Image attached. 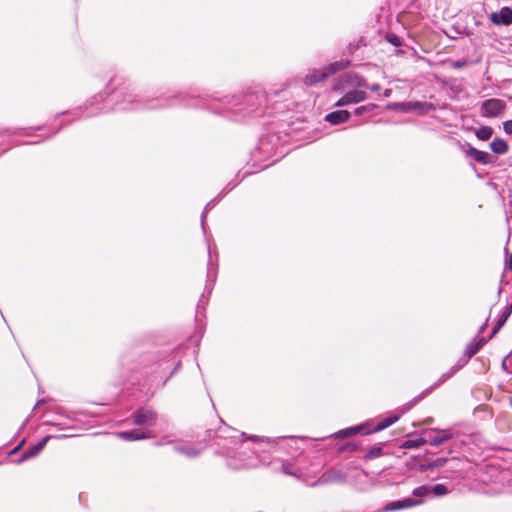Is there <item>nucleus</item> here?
<instances>
[{
  "label": "nucleus",
  "mask_w": 512,
  "mask_h": 512,
  "mask_svg": "<svg viewBox=\"0 0 512 512\" xmlns=\"http://www.w3.org/2000/svg\"><path fill=\"white\" fill-rule=\"evenodd\" d=\"M161 101L164 106H182L209 110L214 114L227 117L234 121L262 117L266 114L267 94L261 87H252L237 94L221 95L215 93H200L196 90H171Z\"/></svg>",
  "instance_id": "nucleus-1"
},
{
  "label": "nucleus",
  "mask_w": 512,
  "mask_h": 512,
  "mask_svg": "<svg viewBox=\"0 0 512 512\" xmlns=\"http://www.w3.org/2000/svg\"><path fill=\"white\" fill-rule=\"evenodd\" d=\"M171 90L159 92L155 96L141 97L131 90L128 78L114 74L106 83L104 89L89 98L83 106L73 110H65L54 115V119L66 114L76 115L79 111H85V117H93L110 110H162L171 108L164 106L161 99L169 96Z\"/></svg>",
  "instance_id": "nucleus-2"
},
{
  "label": "nucleus",
  "mask_w": 512,
  "mask_h": 512,
  "mask_svg": "<svg viewBox=\"0 0 512 512\" xmlns=\"http://www.w3.org/2000/svg\"><path fill=\"white\" fill-rule=\"evenodd\" d=\"M244 435L229 426L220 427L217 430H206V437L216 441L215 444L218 447L216 453L226 457L227 466L233 470L246 469L255 465L253 455L256 452L248 447L247 442L240 439Z\"/></svg>",
  "instance_id": "nucleus-3"
},
{
  "label": "nucleus",
  "mask_w": 512,
  "mask_h": 512,
  "mask_svg": "<svg viewBox=\"0 0 512 512\" xmlns=\"http://www.w3.org/2000/svg\"><path fill=\"white\" fill-rule=\"evenodd\" d=\"M232 189H233V187H231V188L225 187L214 199H212L211 201H209L206 204V206L201 214V227H202L203 233H204V235L206 237V241H207L208 255L210 258L209 262H211V243L207 237L206 215H207L208 211L211 210ZM207 278H208V280H207V283L205 286V290L208 292V294H210L213 289L215 280H216V274H212V271L210 269V263H208Z\"/></svg>",
  "instance_id": "nucleus-4"
},
{
  "label": "nucleus",
  "mask_w": 512,
  "mask_h": 512,
  "mask_svg": "<svg viewBox=\"0 0 512 512\" xmlns=\"http://www.w3.org/2000/svg\"><path fill=\"white\" fill-rule=\"evenodd\" d=\"M280 138L276 134L269 133L259 138L255 156L271 158L276 155Z\"/></svg>",
  "instance_id": "nucleus-5"
},
{
  "label": "nucleus",
  "mask_w": 512,
  "mask_h": 512,
  "mask_svg": "<svg viewBox=\"0 0 512 512\" xmlns=\"http://www.w3.org/2000/svg\"><path fill=\"white\" fill-rule=\"evenodd\" d=\"M157 418V412L147 406L139 407L131 414L132 423L142 428L153 427L157 422Z\"/></svg>",
  "instance_id": "nucleus-6"
},
{
  "label": "nucleus",
  "mask_w": 512,
  "mask_h": 512,
  "mask_svg": "<svg viewBox=\"0 0 512 512\" xmlns=\"http://www.w3.org/2000/svg\"><path fill=\"white\" fill-rule=\"evenodd\" d=\"M506 102L498 98H490L481 103L480 114L485 118H496L505 113Z\"/></svg>",
  "instance_id": "nucleus-7"
},
{
  "label": "nucleus",
  "mask_w": 512,
  "mask_h": 512,
  "mask_svg": "<svg viewBox=\"0 0 512 512\" xmlns=\"http://www.w3.org/2000/svg\"><path fill=\"white\" fill-rule=\"evenodd\" d=\"M458 370H456L454 368V366H452L449 371L443 373L440 378L433 384L431 385L430 387H428L427 389L423 390L419 395L415 396L413 399H411L410 401H408L405 405H404V412L405 411H408L410 410L412 407H414L417 403H419L422 399H424L425 397H427L434 389H436L437 387H439L442 383H444L445 381H447L448 379H450L455 373H457Z\"/></svg>",
  "instance_id": "nucleus-8"
},
{
  "label": "nucleus",
  "mask_w": 512,
  "mask_h": 512,
  "mask_svg": "<svg viewBox=\"0 0 512 512\" xmlns=\"http://www.w3.org/2000/svg\"><path fill=\"white\" fill-rule=\"evenodd\" d=\"M67 435H46L39 442L29 447L25 452L22 453L20 458L14 460L15 464H21L31 458L36 457L46 446L50 439H64Z\"/></svg>",
  "instance_id": "nucleus-9"
},
{
  "label": "nucleus",
  "mask_w": 512,
  "mask_h": 512,
  "mask_svg": "<svg viewBox=\"0 0 512 512\" xmlns=\"http://www.w3.org/2000/svg\"><path fill=\"white\" fill-rule=\"evenodd\" d=\"M462 149L466 157L472 158L474 161L481 165H493L496 163V157L488 153L487 151L478 150L469 143H465Z\"/></svg>",
  "instance_id": "nucleus-10"
},
{
  "label": "nucleus",
  "mask_w": 512,
  "mask_h": 512,
  "mask_svg": "<svg viewBox=\"0 0 512 512\" xmlns=\"http://www.w3.org/2000/svg\"><path fill=\"white\" fill-rule=\"evenodd\" d=\"M437 432V435H431L429 433L428 438H426L427 444H430L431 446L438 447L444 442L456 438L459 436V432L455 427H451L448 429H432L431 432Z\"/></svg>",
  "instance_id": "nucleus-11"
},
{
  "label": "nucleus",
  "mask_w": 512,
  "mask_h": 512,
  "mask_svg": "<svg viewBox=\"0 0 512 512\" xmlns=\"http://www.w3.org/2000/svg\"><path fill=\"white\" fill-rule=\"evenodd\" d=\"M347 473L341 469H329L318 478V484H344L347 482Z\"/></svg>",
  "instance_id": "nucleus-12"
},
{
  "label": "nucleus",
  "mask_w": 512,
  "mask_h": 512,
  "mask_svg": "<svg viewBox=\"0 0 512 512\" xmlns=\"http://www.w3.org/2000/svg\"><path fill=\"white\" fill-rule=\"evenodd\" d=\"M261 443H266L269 446L268 451L277 452L278 450H284L288 452V447H290L289 442L295 441V438L292 436H279V437H261L259 438Z\"/></svg>",
  "instance_id": "nucleus-13"
},
{
  "label": "nucleus",
  "mask_w": 512,
  "mask_h": 512,
  "mask_svg": "<svg viewBox=\"0 0 512 512\" xmlns=\"http://www.w3.org/2000/svg\"><path fill=\"white\" fill-rule=\"evenodd\" d=\"M489 20L497 26H510L512 24V8L502 7L499 11L492 12Z\"/></svg>",
  "instance_id": "nucleus-14"
},
{
  "label": "nucleus",
  "mask_w": 512,
  "mask_h": 512,
  "mask_svg": "<svg viewBox=\"0 0 512 512\" xmlns=\"http://www.w3.org/2000/svg\"><path fill=\"white\" fill-rule=\"evenodd\" d=\"M367 93L363 90H352L344 94L335 104V107H342L349 104H356L365 101Z\"/></svg>",
  "instance_id": "nucleus-15"
},
{
  "label": "nucleus",
  "mask_w": 512,
  "mask_h": 512,
  "mask_svg": "<svg viewBox=\"0 0 512 512\" xmlns=\"http://www.w3.org/2000/svg\"><path fill=\"white\" fill-rule=\"evenodd\" d=\"M369 426V421H366L364 423H361L359 425L351 426L345 429H341L334 434L330 435L329 437H332L334 439H346L356 434H362L366 435L365 431L366 428Z\"/></svg>",
  "instance_id": "nucleus-16"
},
{
  "label": "nucleus",
  "mask_w": 512,
  "mask_h": 512,
  "mask_svg": "<svg viewBox=\"0 0 512 512\" xmlns=\"http://www.w3.org/2000/svg\"><path fill=\"white\" fill-rule=\"evenodd\" d=\"M424 501L420 499H413L412 497H406L403 499L391 501L385 505V511H398L401 509L411 508L422 504Z\"/></svg>",
  "instance_id": "nucleus-17"
},
{
  "label": "nucleus",
  "mask_w": 512,
  "mask_h": 512,
  "mask_svg": "<svg viewBox=\"0 0 512 512\" xmlns=\"http://www.w3.org/2000/svg\"><path fill=\"white\" fill-rule=\"evenodd\" d=\"M488 337H479L475 336L466 346L464 350V355L468 359H471L474 355H476L479 350L490 340Z\"/></svg>",
  "instance_id": "nucleus-18"
},
{
  "label": "nucleus",
  "mask_w": 512,
  "mask_h": 512,
  "mask_svg": "<svg viewBox=\"0 0 512 512\" xmlns=\"http://www.w3.org/2000/svg\"><path fill=\"white\" fill-rule=\"evenodd\" d=\"M117 436L125 441H137L150 438L152 434L149 430L132 429L128 431L118 432Z\"/></svg>",
  "instance_id": "nucleus-19"
},
{
  "label": "nucleus",
  "mask_w": 512,
  "mask_h": 512,
  "mask_svg": "<svg viewBox=\"0 0 512 512\" xmlns=\"http://www.w3.org/2000/svg\"><path fill=\"white\" fill-rule=\"evenodd\" d=\"M327 78L328 76L324 67L321 69H312L304 77V84L306 86H315Z\"/></svg>",
  "instance_id": "nucleus-20"
},
{
  "label": "nucleus",
  "mask_w": 512,
  "mask_h": 512,
  "mask_svg": "<svg viewBox=\"0 0 512 512\" xmlns=\"http://www.w3.org/2000/svg\"><path fill=\"white\" fill-rule=\"evenodd\" d=\"M351 117V113L348 110H336L325 115L324 120L331 125H339L347 122Z\"/></svg>",
  "instance_id": "nucleus-21"
},
{
  "label": "nucleus",
  "mask_w": 512,
  "mask_h": 512,
  "mask_svg": "<svg viewBox=\"0 0 512 512\" xmlns=\"http://www.w3.org/2000/svg\"><path fill=\"white\" fill-rule=\"evenodd\" d=\"M511 313H512V303L507 304L501 310L500 315L498 316V319H497L494 327L492 328L489 338H493L501 330V328L505 325L508 318L510 317Z\"/></svg>",
  "instance_id": "nucleus-22"
},
{
  "label": "nucleus",
  "mask_w": 512,
  "mask_h": 512,
  "mask_svg": "<svg viewBox=\"0 0 512 512\" xmlns=\"http://www.w3.org/2000/svg\"><path fill=\"white\" fill-rule=\"evenodd\" d=\"M399 418H400V415H398V414L391 415V416H388L385 419L381 420L380 422H378L375 426H372V424L369 422V426H368V428H366L365 434L369 435L374 432L382 431V430L388 428L389 426L393 425L394 423H396L399 420Z\"/></svg>",
  "instance_id": "nucleus-23"
},
{
  "label": "nucleus",
  "mask_w": 512,
  "mask_h": 512,
  "mask_svg": "<svg viewBox=\"0 0 512 512\" xmlns=\"http://www.w3.org/2000/svg\"><path fill=\"white\" fill-rule=\"evenodd\" d=\"M399 418H400V415H398V414L391 415V416H388L385 419L381 420L380 422H378L375 426H372V424L369 422V426H368V428H366L365 434L369 435L374 432L382 431V430L388 428L389 426L393 425L394 423H396L399 420Z\"/></svg>",
  "instance_id": "nucleus-24"
},
{
  "label": "nucleus",
  "mask_w": 512,
  "mask_h": 512,
  "mask_svg": "<svg viewBox=\"0 0 512 512\" xmlns=\"http://www.w3.org/2000/svg\"><path fill=\"white\" fill-rule=\"evenodd\" d=\"M160 356H161V359L159 361L167 362V363L171 362L174 365L172 371L170 372V374L166 377V379L163 382V385H165L166 382L168 381V379L174 374V372L180 368L181 360L176 359L174 351H169V352L163 351V352H161Z\"/></svg>",
  "instance_id": "nucleus-25"
},
{
  "label": "nucleus",
  "mask_w": 512,
  "mask_h": 512,
  "mask_svg": "<svg viewBox=\"0 0 512 512\" xmlns=\"http://www.w3.org/2000/svg\"><path fill=\"white\" fill-rule=\"evenodd\" d=\"M202 448L195 445H176L174 451L186 456L187 458H196L202 453Z\"/></svg>",
  "instance_id": "nucleus-26"
},
{
  "label": "nucleus",
  "mask_w": 512,
  "mask_h": 512,
  "mask_svg": "<svg viewBox=\"0 0 512 512\" xmlns=\"http://www.w3.org/2000/svg\"><path fill=\"white\" fill-rule=\"evenodd\" d=\"M351 61L349 59H340L338 61L332 62L324 67L326 74L328 77L336 74L339 71H342L349 67Z\"/></svg>",
  "instance_id": "nucleus-27"
},
{
  "label": "nucleus",
  "mask_w": 512,
  "mask_h": 512,
  "mask_svg": "<svg viewBox=\"0 0 512 512\" xmlns=\"http://www.w3.org/2000/svg\"><path fill=\"white\" fill-rule=\"evenodd\" d=\"M412 111H415L417 115L424 116L431 111L436 110V106L430 102L412 101Z\"/></svg>",
  "instance_id": "nucleus-28"
},
{
  "label": "nucleus",
  "mask_w": 512,
  "mask_h": 512,
  "mask_svg": "<svg viewBox=\"0 0 512 512\" xmlns=\"http://www.w3.org/2000/svg\"><path fill=\"white\" fill-rule=\"evenodd\" d=\"M491 151L496 155H504L509 150V145L503 138H495L490 143Z\"/></svg>",
  "instance_id": "nucleus-29"
},
{
  "label": "nucleus",
  "mask_w": 512,
  "mask_h": 512,
  "mask_svg": "<svg viewBox=\"0 0 512 512\" xmlns=\"http://www.w3.org/2000/svg\"><path fill=\"white\" fill-rule=\"evenodd\" d=\"M346 82L350 85H354L357 88H367L368 84L364 77L359 74L353 73L345 76Z\"/></svg>",
  "instance_id": "nucleus-30"
},
{
  "label": "nucleus",
  "mask_w": 512,
  "mask_h": 512,
  "mask_svg": "<svg viewBox=\"0 0 512 512\" xmlns=\"http://www.w3.org/2000/svg\"><path fill=\"white\" fill-rule=\"evenodd\" d=\"M424 444H427L426 438L418 437L415 439H407V440L403 441L402 444L400 445V448L414 449V448H419V447L423 446Z\"/></svg>",
  "instance_id": "nucleus-31"
},
{
  "label": "nucleus",
  "mask_w": 512,
  "mask_h": 512,
  "mask_svg": "<svg viewBox=\"0 0 512 512\" xmlns=\"http://www.w3.org/2000/svg\"><path fill=\"white\" fill-rule=\"evenodd\" d=\"M493 128L490 126H481L475 131V135L480 141H487L493 135Z\"/></svg>",
  "instance_id": "nucleus-32"
},
{
  "label": "nucleus",
  "mask_w": 512,
  "mask_h": 512,
  "mask_svg": "<svg viewBox=\"0 0 512 512\" xmlns=\"http://www.w3.org/2000/svg\"><path fill=\"white\" fill-rule=\"evenodd\" d=\"M412 101L395 102L388 105L389 109L396 110L402 113H408L412 111Z\"/></svg>",
  "instance_id": "nucleus-33"
},
{
  "label": "nucleus",
  "mask_w": 512,
  "mask_h": 512,
  "mask_svg": "<svg viewBox=\"0 0 512 512\" xmlns=\"http://www.w3.org/2000/svg\"><path fill=\"white\" fill-rule=\"evenodd\" d=\"M430 495L433 494L436 497H442L449 493L448 486L446 484L429 485Z\"/></svg>",
  "instance_id": "nucleus-34"
},
{
  "label": "nucleus",
  "mask_w": 512,
  "mask_h": 512,
  "mask_svg": "<svg viewBox=\"0 0 512 512\" xmlns=\"http://www.w3.org/2000/svg\"><path fill=\"white\" fill-rule=\"evenodd\" d=\"M430 490L429 485H421L412 490V498L423 500V497L429 496Z\"/></svg>",
  "instance_id": "nucleus-35"
},
{
  "label": "nucleus",
  "mask_w": 512,
  "mask_h": 512,
  "mask_svg": "<svg viewBox=\"0 0 512 512\" xmlns=\"http://www.w3.org/2000/svg\"><path fill=\"white\" fill-rule=\"evenodd\" d=\"M383 454V448L381 444L372 446L367 453L364 455L365 460H371L380 457Z\"/></svg>",
  "instance_id": "nucleus-36"
},
{
  "label": "nucleus",
  "mask_w": 512,
  "mask_h": 512,
  "mask_svg": "<svg viewBox=\"0 0 512 512\" xmlns=\"http://www.w3.org/2000/svg\"><path fill=\"white\" fill-rule=\"evenodd\" d=\"M378 106L374 103L359 106L354 109V115L362 116L364 114L372 113Z\"/></svg>",
  "instance_id": "nucleus-37"
},
{
  "label": "nucleus",
  "mask_w": 512,
  "mask_h": 512,
  "mask_svg": "<svg viewBox=\"0 0 512 512\" xmlns=\"http://www.w3.org/2000/svg\"><path fill=\"white\" fill-rule=\"evenodd\" d=\"M363 45H365L363 38L350 42L347 46V54L354 55V53Z\"/></svg>",
  "instance_id": "nucleus-38"
},
{
  "label": "nucleus",
  "mask_w": 512,
  "mask_h": 512,
  "mask_svg": "<svg viewBox=\"0 0 512 512\" xmlns=\"http://www.w3.org/2000/svg\"><path fill=\"white\" fill-rule=\"evenodd\" d=\"M385 39L387 40V42H389L391 45L395 47H400L402 45L401 38L395 33H387Z\"/></svg>",
  "instance_id": "nucleus-39"
},
{
  "label": "nucleus",
  "mask_w": 512,
  "mask_h": 512,
  "mask_svg": "<svg viewBox=\"0 0 512 512\" xmlns=\"http://www.w3.org/2000/svg\"><path fill=\"white\" fill-rule=\"evenodd\" d=\"M448 462V458L446 457H438L434 460H431L433 469L443 467Z\"/></svg>",
  "instance_id": "nucleus-40"
},
{
  "label": "nucleus",
  "mask_w": 512,
  "mask_h": 512,
  "mask_svg": "<svg viewBox=\"0 0 512 512\" xmlns=\"http://www.w3.org/2000/svg\"><path fill=\"white\" fill-rule=\"evenodd\" d=\"M470 359H468L467 357H465V355H463L462 357H460L457 362L453 365L454 368L456 370H460L462 369L469 361Z\"/></svg>",
  "instance_id": "nucleus-41"
},
{
  "label": "nucleus",
  "mask_w": 512,
  "mask_h": 512,
  "mask_svg": "<svg viewBox=\"0 0 512 512\" xmlns=\"http://www.w3.org/2000/svg\"><path fill=\"white\" fill-rule=\"evenodd\" d=\"M356 449H357V444L355 442H348L347 444L341 446L339 448V451H345V450L354 451Z\"/></svg>",
  "instance_id": "nucleus-42"
},
{
  "label": "nucleus",
  "mask_w": 512,
  "mask_h": 512,
  "mask_svg": "<svg viewBox=\"0 0 512 512\" xmlns=\"http://www.w3.org/2000/svg\"><path fill=\"white\" fill-rule=\"evenodd\" d=\"M503 130L506 134L512 135V120L503 122Z\"/></svg>",
  "instance_id": "nucleus-43"
},
{
  "label": "nucleus",
  "mask_w": 512,
  "mask_h": 512,
  "mask_svg": "<svg viewBox=\"0 0 512 512\" xmlns=\"http://www.w3.org/2000/svg\"><path fill=\"white\" fill-rule=\"evenodd\" d=\"M418 470L420 472H426V471H429V470H433L431 461H428L426 463L420 464L419 467H418Z\"/></svg>",
  "instance_id": "nucleus-44"
},
{
  "label": "nucleus",
  "mask_w": 512,
  "mask_h": 512,
  "mask_svg": "<svg viewBox=\"0 0 512 512\" xmlns=\"http://www.w3.org/2000/svg\"><path fill=\"white\" fill-rule=\"evenodd\" d=\"M26 440L25 439H22L9 453L8 455H14L16 453H18L21 448L24 446Z\"/></svg>",
  "instance_id": "nucleus-45"
},
{
  "label": "nucleus",
  "mask_w": 512,
  "mask_h": 512,
  "mask_svg": "<svg viewBox=\"0 0 512 512\" xmlns=\"http://www.w3.org/2000/svg\"><path fill=\"white\" fill-rule=\"evenodd\" d=\"M283 471L288 475H294V471L292 470V464L289 462H283L282 464Z\"/></svg>",
  "instance_id": "nucleus-46"
},
{
  "label": "nucleus",
  "mask_w": 512,
  "mask_h": 512,
  "mask_svg": "<svg viewBox=\"0 0 512 512\" xmlns=\"http://www.w3.org/2000/svg\"><path fill=\"white\" fill-rule=\"evenodd\" d=\"M70 123H72V121H61L59 126L46 139L50 138L51 136H54V135L58 134L60 132V130L62 129V127L66 126V125H68Z\"/></svg>",
  "instance_id": "nucleus-47"
},
{
  "label": "nucleus",
  "mask_w": 512,
  "mask_h": 512,
  "mask_svg": "<svg viewBox=\"0 0 512 512\" xmlns=\"http://www.w3.org/2000/svg\"><path fill=\"white\" fill-rule=\"evenodd\" d=\"M23 130L22 128H16V129H10V128H7V129H4L2 131V133L4 134H7V135H14L16 134L18 131H21Z\"/></svg>",
  "instance_id": "nucleus-48"
},
{
  "label": "nucleus",
  "mask_w": 512,
  "mask_h": 512,
  "mask_svg": "<svg viewBox=\"0 0 512 512\" xmlns=\"http://www.w3.org/2000/svg\"><path fill=\"white\" fill-rule=\"evenodd\" d=\"M465 65H466V61L465 60H456L453 63V67L457 68V69L463 68Z\"/></svg>",
  "instance_id": "nucleus-49"
},
{
  "label": "nucleus",
  "mask_w": 512,
  "mask_h": 512,
  "mask_svg": "<svg viewBox=\"0 0 512 512\" xmlns=\"http://www.w3.org/2000/svg\"><path fill=\"white\" fill-rule=\"evenodd\" d=\"M367 88L373 92H378L381 89V86H380V84L375 83V84H372L371 86H368Z\"/></svg>",
  "instance_id": "nucleus-50"
},
{
  "label": "nucleus",
  "mask_w": 512,
  "mask_h": 512,
  "mask_svg": "<svg viewBox=\"0 0 512 512\" xmlns=\"http://www.w3.org/2000/svg\"><path fill=\"white\" fill-rule=\"evenodd\" d=\"M207 302V298L203 293L198 301L197 307L199 308L201 305H204Z\"/></svg>",
  "instance_id": "nucleus-51"
},
{
  "label": "nucleus",
  "mask_w": 512,
  "mask_h": 512,
  "mask_svg": "<svg viewBox=\"0 0 512 512\" xmlns=\"http://www.w3.org/2000/svg\"><path fill=\"white\" fill-rule=\"evenodd\" d=\"M506 267L512 271V254L509 256V258L506 260Z\"/></svg>",
  "instance_id": "nucleus-52"
},
{
  "label": "nucleus",
  "mask_w": 512,
  "mask_h": 512,
  "mask_svg": "<svg viewBox=\"0 0 512 512\" xmlns=\"http://www.w3.org/2000/svg\"><path fill=\"white\" fill-rule=\"evenodd\" d=\"M47 424L55 426V427H57L59 429H63V427L59 423H55V422L49 421V422H47Z\"/></svg>",
  "instance_id": "nucleus-53"
},
{
  "label": "nucleus",
  "mask_w": 512,
  "mask_h": 512,
  "mask_svg": "<svg viewBox=\"0 0 512 512\" xmlns=\"http://www.w3.org/2000/svg\"><path fill=\"white\" fill-rule=\"evenodd\" d=\"M44 128V125H39V126H35V127H30L29 129H33V130H42Z\"/></svg>",
  "instance_id": "nucleus-54"
},
{
  "label": "nucleus",
  "mask_w": 512,
  "mask_h": 512,
  "mask_svg": "<svg viewBox=\"0 0 512 512\" xmlns=\"http://www.w3.org/2000/svg\"><path fill=\"white\" fill-rule=\"evenodd\" d=\"M43 403H45V399H40V400H38V401H37V403H36V405L34 406V409H36V407H37L38 405H41V404H43Z\"/></svg>",
  "instance_id": "nucleus-55"
},
{
  "label": "nucleus",
  "mask_w": 512,
  "mask_h": 512,
  "mask_svg": "<svg viewBox=\"0 0 512 512\" xmlns=\"http://www.w3.org/2000/svg\"><path fill=\"white\" fill-rule=\"evenodd\" d=\"M42 141H33V142H24V144H27V145H35V144H39L41 143Z\"/></svg>",
  "instance_id": "nucleus-56"
},
{
  "label": "nucleus",
  "mask_w": 512,
  "mask_h": 512,
  "mask_svg": "<svg viewBox=\"0 0 512 512\" xmlns=\"http://www.w3.org/2000/svg\"><path fill=\"white\" fill-rule=\"evenodd\" d=\"M390 94H391V91H390L389 89H386V90L384 91V96H385V97H389V96H390Z\"/></svg>",
  "instance_id": "nucleus-57"
},
{
  "label": "nucleus",
  "mask_w": 512,
  "mask_h": 512,
  "mask_svg": "<svg viewBox=\"0 0 512 512\" xmlns=\"http://www.w3.org/2000/svg\"><path fill=\"white\" fill-rule=\"evenodd\" d=\"M486 327V322L480 327L479 333L483 332Z\"/></svg>",
  "instance_id": "nucleus-58"
},
{
  "label": "nucleus",
  "mask_w": 512,
  "mask_h": 512,
  "mask_svg": "<svg viewBox=\"0 0 512 512\" xmlns=\"http://www.w3.org/2000/svg\"><path fill=\"white\" fill-rule=\"evenodd\" d=\"M509 206H510V213H511V217H512V201L509 202Z\"/></svg>",
  "instance_id": "nucleus-59"
},
{
  "label": "nucleus",
  "mask_w": 512,
  "mask_h": 512,
  "mask_svg": "<svg viewBox=\"0 0 512 512\" xmlns=\"http://www.w3.org/2000/svg\"><path fill=\"white\" fill-rule=\"evenodd\" d=\"M508 357V355L504 358L503 362H502V366L503 368H505V361H506V358Z\"/></svg>",
  "instance_id": "nucleus-60"
},
{
  "label": "nucleus",
  "mask_w": 512,
  "mask_h": 512,
  "mask_svg": "<svg viewBox=\"0 0 512 512\" xmlns=\"http://www.w3.org/2000/svg\"><path fill=\"white\" fill-rule=\"evenodd\" d=\"M257 438H258L257 436H252V437H251V439H252L253 441H255Z\"/></svg>",
  "instance_id": "nucleus-61"
},
{
  "label": "nucleus",
  "mask_w": 512,
  "mask_h": 512,
  "mask_svg": "<svg viewBox=\"0 0 512 512\" xmlns=\"http://www.w3.org/2000/svg\"><path fill=\"white\" fill-rule=\"evenodd\" d=\"M25 136H30L31 134L29 132L24 133Z\"/></svg>",
  "instance_id": "nucleus-62"
}]
</instances>
